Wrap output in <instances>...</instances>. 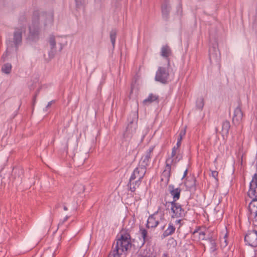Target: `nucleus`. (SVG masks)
Here are the masks:
<instances>
[{
    "mask_svg": "<svg viewBox=\"0 0 257 257\" xmlns=\"http://www.w3.org/2000/svg\"><path fill=\"white\" fill-rule=\"evenodd\" d=\"M248 195L252 200L250 203L255 202L257 203V186L249 185V189L248 191Z\"/></svg>",
    "mask_w": 257,
    "mask_h": 257,
    "instance_id": "19",
    "label": "nucleus"
},
{
    "mask_svg": "<svg viewBox=\"0 0 257 257\" xmlns=\"http://www.w3.org/2000/svg\"><path fill=\"white\" fill-rule=\"evenodd\" d=\"M226 236H227V234H226L225 235V236H224V237H226Z\"/></svg>",
    "mask_w": 257,
    "mask_h": 257,
    "instance_id": "59",
    "label": "nucleus"
},
{
    "mask_svg": "<svg viewBox=\"0 0 257 257\" xmlns=\"http://www.w3.org/2000/svg\"><path fill=\"white\" fill-rule=\"evenodd\" d=\"M146 172V170L140 166L137 167L134 171L133 174L130 177V182H132L135 180H141L143 178Z\"/></svg>",
    "mask_w": 257,
    "mask_h": 257,
    "instance_id": "10",
    "label": "nucleus"
},
{
    "mask_svg": "<svg viewBox=\"0 0 257 257\" xmlns=\"http://www.w3.org/2000/svg\"><path fill=\"white\" fill-rule=\"evenodd\" d=\"M230 127V124L229 121L225 120L223 121L221 130L222 136H224V135L227 136L228 135Z\"/></svg>",
    "mask_w": 257,
    "mask_h": 257,
    "instance_id": "23",
    "label": "nucleus"
},
{
    "mask_svg": "<svg viewBox=\"0 0 257 257\" xmlns=\"http://www.w3.org/2000/svg\"><path fill=\"white\" fill-rule=\"evenodd\" d=\"M141 180L136 179L132 182H130L129 181V183L128 184V186L130 187V189L132 192H135L136 191V188L138 187L141 182Z\"/></svg>",
    "mask_w": 257,
    "mask_h": 257,
    "instance_id": "25",
    "label": "nucleus"
},
{
    "mask_svg": "<svg viewBox=\"0 0 257 257\" xmlns=\"http://www.w3.org/2000/svg\"><path fill=\"white\" fill-rule=\"evenodd\" d=\"M254 185L257 186V173L254 174L250 182V186H254Z\"/></svg>",
    "mask_w": 257,
    "mask_h": 257,
    "instance_id": "34",
    "label": "nucleus"
},
{
    "mask_svg": "<svg viewBox=\"0 0 257 257\" xmlns=\"http://www.w3.org/2000/svg\"><path fill=\"white\" fill-rule=\"evenodd\" d=\"M161 207H159L156 212L149 217L146 224L147 228H155L158 225L159 222L158 220L156 219L155 215L157 214L159 212H161Z\"/></svg>",
    "mask_w": 257,
    "mask_h": 257,
    "instance_id": "14",
    "label": "nucleus"
},
{
    "mask_svg": "<svg viewBox=\"0 0 257 257\" xmlns=\"http://www.w3.org/2000/svg\"><path fill=\"white\" fill-rule=\"evenodd\" d=\"M24 171L22 168H15L13 169V176H14V179L20 182L22 181Z\"/></svg>",
    "mask_w": 257,
    "mask_h": 257,
    "instance_id": "20",
    "label": "nucleus"
},
{
    "mask_svg": "<svg viewBox=\"0 0 257 257\" xmlns=\"http://www.w3.org/2000/svg\"><path fill=\"white\" fill-rule=\"evenodd\" d=\"M12 67L11 64L9 63H6L2 66V71L5 74H10L12 70Z\"/></svg>",
    "mask_w": 257,
    "mask_h": 257,
    "instance_id": "28",
    "label": "nucleus"
},
{
    "mask_svg": "<svg viewBox=\"0 0 257 257\" xmlns=\"http://www.w3.org/2000/svg\"><path fill=\"white\" fill-rule=\"evenodd\" d=\"M132 245L130 234L124 230H121L120 237L114 243V247L120 250V252H123L131 248Z\"/></svg>",
    "mask_w": 257,
    "mask_h": 257,
    "instance_id": "3",
    "label": "nucleus"
},
{
    "mask_svg": "<svg viewBox=\"0 0 257 257\" xmlns=\"http://www.w3.org/2000/svg\"><path fill=\"white\" fill-rule=\"evenodd\" d=\"M117 35V31L116 29H112L110 32V39L113 48H114L115 39Z\"/></svg>",
    "mask_w": 257,
    "mask_h": 257,
    "instance_id": "27",
    "label": "nucleus"
},
{
    "mask_svg": "<svg viewBox=\"0 0 257 257\" xmlns=\"http://www.w3.org/2000/svg\"><path fill=\"white\" fill-rule=\"evenodd\" d=\"M49 42L51 46V50L49 52V56L50 58H53L56 52L55 37L54 36H50Z\"/></svg>",
    "mask_w": 257,
    "mask_h": 257,
    "instance_id": "18",
    "label": "nucleus"
},
{
    "mask_svg": "<svg viewBox=\"0 0 257 257\" xmlns=\"http://www.w3.org/2000/svg\"><path fill=\"white\" fill-rule=\"evenodd\" d=\"M208 240L210 244V251L212 252H214L216 250V243L215 242V240L212 237H209Z\"/></svg>",
    "mask_w": 257,
    "mask_h": 257,
    "instance_id": "29",
    "label": "nucleus"
},
{
    "mask_svg": "<svg viewBox=\"0 0 257 257\" xmlns=\"http://www.w3.org/2000/svg\"><path fill=\"white\" fill-rule=\"evenodd\" d=\"M197 232V231H196V230H195V231H194V232H193V234H194V233H195V232Z\"/></svg>",
    "mask_w": 257,
    "mask_h": 257,
    "instance_id": "58",
    "label": "nucleus"
},
{
    "mask_svg": "<svg viewBox=\"0 0 257 257\" xmlns=\"http://www.w3.org/2000/svg\"><path fill=\"white\" fill-rule=\"evenodd\" d=\"M170 160V159L166 160V165L165 170L163 171L161 176V181H165L166 184L169 183L171 176V165L169 163Z\"/></svg>",
    "mask_w": 257,
    "mask_h": 257,
    "instance_id": "9",
    "label": "nucleus"
},
{
    "mask_svg": "<svg viewBox=\"0 0 257 257\" xmlns=\"http://www.w3.org/2000/svg\"><path fill=\"white\" fill-rule=\"evenodd\" d=\"M179 148L180 147H177V145H176L175 146H174L172 149H174L175 151H177L178 152H180V149H179Z\"/></svg>",
    "mask_w": 257,
    "mask_h": 257,
    "instance_id": "44",
    "label": "nucleus"
},
{
    "mask_svg": "<svg viewBox=\"0 0 257 257\" xmlns=\"http://www.w3.org/2000/svg\"><path fill=\"white\" fill-rule=\"evenodd\" d=\"M160 55L166 59L167 66L170 67L171 66L170 57L172 55V52L170 47L167 45L163 46L161 49Z\"/></svg>",
    "mask_w": 257,
    "mask_h": 257,
    "instance_id": "11",
    "label": "nucleus"
},
{
    "mask_svg": "<svg viewBox=\"0 0 257 257\" xmlns=\"http://www.w3.org/2000/svg\"><path fill=\"white\" fill-rule=\"evenodd\" d=\"M64 210H65V211L67 210H68L67 207L66 206H64Z\"/></svg>",
    "mask_w": 257,
    "mask_h": 257,
    "instance_id": "53",
    "label": "nucleus"
},
{
    "mask_svg": "<svg viewBox=\"0 0 257 257\" xmlns=\"http://www.w3.org/2000/svg\"><path fill=\"white\" fill-rule=\"evenodd\" d=\"M153 150L154 147H150L143 156L150 160L151 159L152 154L153 153Z\"/></svg>",
    "mask_w": 257,
    "mask_h": 257,
    "instance_id": "33",
    "label": "nucleus"
},
{
    "mask_svg": "<svg viewBox=\"0 0 257 257\" xmlns=\"http://www.w3.org/2000/svg\"><path fill=\"white\" fill-rule=\"evenodd\" d=\"M193 181H194V182H195V181H196V180H195V179H193Z\"/></svg>",
    "mask_w": 257,
    "mask_h": 257,
    "instance_id": "60",
    "label": "nucleus"
},
{
    "mask_svg": "<svg viewBox=\"0 0 257 257\" xmlns=\"http://www.w3.org/2000/svg\"><path fill=\"white\" fill-rule=\"evenodd\" d=\"M250 217L253 218V224L257 227V203H250L248 205Z\"/></svg>",
    "mask_w": 257,
    "mask_h": 257,
    "instance_id": "12",
    "label": "nucleus"
},
{
    "mask_svg": "<svg viewBox=\"0 0 257 257\" xmlns=\"http://www.w3.org/2000/svg\"><path fill=\"white\" fill-rule=\"evenodd\" d=\"M218 173L216 171H211V176L215 179L216 181H218Z\"/></svg>",
    "mask_w": 257,
    "mask_h": 257,
    "instance_id": "36",
    "label": "nucleus"
},
{
    "mask_svg": "<svg viewBox=\"0 0 257 257\" xmlns=\"http://www.w3.org/2000/svg\"><path fill=\"white\" fill-rule=\"evenodd\" d=\"M113 247V250L111 252L108 257H120V255L122 254V252H120V250L117 249Z\"/></svg>",
    "mask_w": 257,
    "mask_h": 257,
    "instance_id": "32",
    "label": "nucleus"
},
{
    "mask_svg": "<svg viewBox=\"0 0 257 257\" xmlns=\"http://www.w3.org/2000/svg\"><path fill=\"white\" fill-rule=\"evenodd\" d=\"M59 206V204H58V205H57L55 206V208H58Z\"/></svg>",
    "mask_w": 257,
    "mask_h": 257,
    "instance_id": "56",
    "label": "nucleus"
},
{
    "mask_svg": "<svg viewBox=\"0 0 257 257\" xmlns=\"http://www.w3.org/2000/svg\"><path fill=\"white\" fill-rule=\"evenodd\" d=\"M182 140V139H180L179 138H177V142L176 144V145L177 146V147H180Z\"/></svg>",
    "mask_w": 257,
    "mask_h": 257,
    "instance_id": "41",
    "label": "nucleus"
},
{
    "mask_svg": "<svg viewBox=\"0 0 257 257\" xmlns=\"http://www.w3.org/2000/svg\"><path fill=\"white\" fill-rule=\"evenodd\" d=\"M163 257H169L168 254L167 253H164L163 255Z\"/></svg>",
    "mask_w": 257,
    "mask_h": 257,
    "instance_id": "51",
    "label": "nucleus"
},
{
    "mask_svg": "<svg viewBox=\"0 0 257 257\" xmlns=\"http://www.w3.org/2000/svg\"><path fill=\"white\" fill-rule=\"evenodd\" d=\"M39 90H37V91L36 92V94L33 96V103H32L33 107L34 106L35 103H36L37 97V95H38V94L39 93Z\"/></svg>",
    "mask_w": 257,
    "mask_h": 257,
    "instance_id": "37",
    "label": "nucleus"
},
{
    "mask_svg": "<svg viewBox=\"0 0 257 257\" xmlns=\"http://www.w3.org/2000/svg\"><path fill=\"white\" fill-rule=\"evenodd\" d=\"M166 207L167 210H169V207L171 206L170 209L172 213V218L183 217L185 216L186 212L182 208V206L177 202L166 201L163 203Z\"/></svg>",
    "mask_w": 257,
    "mask_h": 257,
    "instance_id": "4",
    "label": "nucleus"
},
{
    "mask_svg": "<svg viewBox=\"0 0 257 257\" xmlns=\"http://www.w3.org/2000/svg\"><path fill=\"white\" fill-rule=\"evenodd\" d=\"M169 68L159 67L156 73L155 80L164 84H167L169 78Z\"/></svg>",
    "mask_w": 257,
    "mask_h": 257,
    "instance_id": "6",
    "label": "nucleus"
},
{
    "mask_svg": "<svg viewBox=\"0 0 257 257\" xmlns=\"http://www.w3.org/2000/svg\"><path fill=\"white\" fill-rule=\"evenodd\" d=\"M26 16L23 15L22 16H21L19 19V21L21 22H25L26 21Z\"/></svg>",
    "mask_w": 257,
    "mask_h": 257,
    "instance_id": "40",
    "label": "nucleus"
},
{
    "mask_svg": "<svg viewBox=\"0 0 257 257\" xmlns=\"http://www.w3.org/2000/svg\"><path fill=\"white\" fill-rule=\"evenodd\" d=\"M243 112L241 109L240 105L236 107L234 111V114L232 118V122L234 124L238 125L242 121Z\"/></svg>",
    "mask_w": 257,
    "mask_h": 257,
    "instance_id": "13",
    "label": "nucleus"
},
{
    "mask_svg": "<svg viewBox=\"0 0 257 257\" xmlns=\"http://www.w3.org/2000/svg\"><path fill=\"white\" fill-rule=\"evenodd\" d=\"M150 160L143 156L139 162V166L146 170L147 167L149 165Z\"/></svg>",
    "mask_w": 257,
    "mask_h": 257,
    "instance_id": "26",
    "label": "nucleus"
},
{
    "mask_svg": "<svg viewBox=\"0 0 257 257\" xmlns=\"http://www.w3.org/2000/svg\"><path fill=\"white\" fill-rule=\"evenodd\" d=\"M8 56V52L6 51L2 56L1 61L3 62H5L6 60L7 57Z\"/></svg>",
    "mask_w": 257,
    "mask_h": 257,
    "instance_id": "39",
    "label": "nucleus"
},
{
    "mask_svg": "<svg viewBox=\"0 0 257 257\" xmlns=\"http://www.w3.org/2000/svg\"><path fill=\"white\" fill-rule=\"evenodd\" d=\"M51 252L52 253L51 257H54V252H52V251H51Z\"/></svg>",
    "mask_w": 257,
    "mask_h": 257,
    "instance_id": "55",
    "label": "nucleus"
},
{
    "mask_svg": "<svg viewBox=\"0 0 257 257\" xmlns=\"http://www.w3.org/2000/svg\"><path fill=\"white\" fill-rule=\"evenodd\" d=\"M53 14L36 10L33 12L32 24L29 27V39L36 42L39 39L40 25L46 29L53 23Z\"/></svg>",
    "mask_w": 257,
    "mask_h": 257,
    "instance_id": "1",
    "label": "nucleus"
},
{
    "mask_svg": "<svg viewBox=\"0 0 257 257\" xmlns=\"http://www.w3.org/2000/svg\"><path fill=\"white\" fill-rule=\"evenodd\" d=\"M244 241L252 247L257 246V229L248 230L244 236Z\"/></svg>",
    "mask_w": 257,
    "mask_h": 257,
    "instance_id": "8",
    "label": "nucleus"
},
{
    "mask_svg": "<svg viewBox=\"0 0 257 257\" xmlns=\"http://www.w3.org/2000/svg\"><path fill=\"white\" fill-rule=\"evenodd\" d=\"M196 107H197V108L201 110L203 108L204 105L203 98L202 97L198 98L196 100Z\"/></svg>",
    "mask_w": 257,
    "mask_h": 257,
    "instance_id": "31",
    "label": "nucleus"
},
{
    "mask_svg": "<svg viewBox=\"0 0 257 257\" xmlns=\"http://www.w3.org/2000/svg\"><path fill=\"white\" fill-rule=\"evenodd\" d=\"M159 102V96L155 95L153 93H150L148 97L144 100L143 104L145 105H149L153 102Z\"/></svg>",
    "mask_w": 257,
    "mask_h": 257,
    "instance_id": "21",
    "label": "nucleus"
},
{
    "mask_svg": "<svg viewBox=\"0 0 257 257\" xmlns=\"http://www.w3.org/2000/svg\"><path fill=\"white\" fill-rule=\"evenodd\" d=\"M181 221H182V220H181V219L177 220L176 221V223L177 224H178V223H180Z\"/></svg>",
    "mask_w": 257,
    "mask_h": 257,
    "instance_id": "49",
    "label": "nucleus"
},
{
    "mask_svg": "<svg viewBox=\"0 0 257 257\" xmlns=\"http://www.w3.org/2000/svg\"><path fill=\"white\" fill-rule=\"evenodd\" d=\"M86 157H85L84 158H83V159L82 160V161H81V162H80V163H79V164H81V165L83 164H84V162H85V160H86Z\"/></svg>",
    "mask_w": 257,
    "mask_h": 257,
    "instance_id": "47",
    "label": "nucleus"
},
{
    "mask_svg": "<svg viewBox=\"0 0 257 257\" xmlns=\"http://www.w3.org/2000/svg\"><path fill=\"white\" fill-rule=\"evenodd\" d=\"M209 58L211 64L217 65L219 68L220 67L221 56L218 48V44L216 42L213 43L211 47L209 48Z\"/></svg>",
    "mask_w": 257,
    "mask_h": 257,
    "instance_id": "5",
    "label": "nucleus"
},
{
    "mask_svg": "<svg viewBox=\"0 0 257 257\" xmlns=\"http://www.w3.org/2000/svg\"><path fill=\"white\" fill-rule=\"evenodd\" d=\"M55 102V101H54V100H52V101H51L49 102H48V104H47V106H46V108H49L50 107H51V106L53 102Z\"/></svg>",
    "mask_w": 257,
    "mask_h": 257,
    "instance_id": "43",
    "label": "nucleus"
},
{
    "mask_svg": "<svg viewBox=\"0 0 257 257\" xmlns=\"http://www.w3.org/2000/svg\"><path fill=\"white\" fill-rule=\"evenodd\" d=\"M224 241H225V243H226V239L224 240ZM227 245V243H225V245Z\"/></svg>",
    "mask_w": 257,
    "mask_h": 257,
    "instance_id": "57",
    "label": "nucleus"
},
{
    "mask_svg": "<svg viewBox=\"0 0 257 257\" xmlns=\"http://www.w3.org/2000/svg\"><path fill=\"white\" fill-rule=\"evenodd\" d=\"M25 32V28L22 27H16L14 28V31L13 35V40L9 41V42L13 43L16 50H18L19 47L22 45V35L23 33Z\"/></svg>",
    "mask_w": 257,
    "mask_h": 257,
    "instance_id": "7",
    "label": "nucleus"
},
{
    "mask_svg": "<svg viewBox=\"0 0 257 257\" xmlns=\"http://www.w3.org/2000/svg\"><path fill=\"white\" fill-rule=\"evenodd\" d=\"M77 159V157L76 155H75L74 158V161H76Z\"/></svg>",
    "mask_w": 257,
    "mask_h": 257,
    "instance_id": "52",
    "label": "nucleus"
},
{
    "mask_svg": "<svg viewBox=\"0 0 257 257\" xmlns=\"http://www.w3.org/2000/svg\"><path fill=\"white\" fill-rule=\"evenodd\" d=\"M101 1H102V0H95V2L96 3H100L101 2Z\"/></svg>",
    "mask_w": 257,
    "mask_h": 257,
    "instance_id": "50",
    "label": "nucleus"
},
{
    "mask_svg": "<svg viewBox=\"0 0 257 257\" xmlns=\"http://www.w3.org/2000/svg\"><path fill=\"white\" fill-rule=\"evenodd\" d=\"M185 134H186L185 128L181 130L179 133L178 138H179L180 139H183V137L185 135Z\"/></svg>",
    "mask_w": 257,
    "mask_h": 257,
    "instance_id": "35",
    "label": "nucleus"
},
{
    "mask_svg": "<svg viewBox=\"0 0 257 257\" xmlns=\"http://www.w3.org/2000/svg\"><path fill=\"white\" fill-rule=\"evenodd\" d=\"M161 10L163 19L165 21H168L169 18L171 6L167 0H166L162 4Z\"/></svg>",
    "mask_w": 257,
    "mask_h": 257,
    "instance_id": "15",
    "label": "nucleus"
},
{
    "mask_svg": "<svg viewBox=\"0 0 257 257\" xmlns=\"http://www.w3.org/2000/svg\"><path fill=\"white\" fill-rule=\"evenodd\" d=\"M205 234V232H203V231H201V232H199V235H203V236H204Z\"/></svg>",
    "mask_w": 257,
    "mask_h": 257,
    "instance_id": "48",
    "label": "nucleus"
},
{
    "mask_svg": "<svg viewBox=\"0 0 257 257\" xmlns=\"http://www.w3.org/2000/svg\"><path fill=\"white\" fill-rule=\"evenodd\" d=\"M187 173H188V169H186V170L185 171V172L184 173V175H183V176L182 179H183V178H184L186 177Z\"/></svg>",
    "mask_w": 257,
    "mask_h": 257,
    "instance_id": "46",
    "label": "nucleus"
},
{
    "mask_svg": "<svg viewBox=\"0 0 257 257\" xmlns=\"http://www.w3.org/2000/svg\"><path fill=\"white\" fill-rule=\"evenodd\" d=\"M170 193L173 197V201L171 202H176L177 200H178L180 196V193L181 190L180 188H174V186L173 185H170L168 186Z\"/></svg>",
    "mask_w": 257,
    "mask_h": 257,
    "instance_id": "16",
    "label": "nucleus"
},
{
    "mask_svg": "<svg viewBox=\"0 0 257 257\" xmlns=\"http://www.w3.org/2000/svg\"><path fill=\"white\" fill-rule=\"evenodd\" d=\"M218 131V128L216 127V128H215V132H216V133H217Z\"/></svg>",
    "mask_w": 257,
    "mask_h": 257,
    "instance_id": "54",
    "label": "nucleus"
},
{
    "mask_svg": "<svg viewBox=\"0 0 257 257\" xmlns=\"http://www.w3.org/2000/svg\"><path fill=\"white\" fill-rule=\"evenodd\" d=\"M138 114L136 111L132 112L128 118V124L123 133L124 138H131L136 133L138 127Z\"/></svg>",
    "mask_w": 257,
    "mask_h": 257,
    "instance_id": "2",
    "label": "nucleus"
},
{
    "mask_svg": "<svg viewBox=\"0 0 257 257\" xmlns=\"http://www.w3.org/2000/svg\"><path fill=\"white\" fill-rule=\"evenodd\" d=\"M48 253V250H46L42 254L41 257H47V254Z\"/></svg>",
    "mask_w": 257,
    "mask_h": 257,
    "instance_id": "45",
    "label": "nucleus"
},
{
    "mask_svg": "<svg viewBox=\"0 0 257 257\" xmlns=\"http://www.w3.org/2000/svg\"><path fill=\"white\" fill-rule=\"evenodd\" d=\"M176 228L172 223H169L167 229L163 233V237H166L174 233Z\"/></svg>",
    "mask_w": 257,
    "mask_h": 257,
    "instance_id": "22",
    "label": "nucleus"
},
{
    "mask_svg": "<svg viewBox=\"0 0 257 257\" xmlns=\"http://www.w3.org/2000/svg\"><path fill=\"white\" fill-rule=\"evenodd\" d=\"M77 10L84 9L88 3V0H75Z\"/></svg>",
    "mask_w": 257,
    "mask_h": 257,
    "instance_id": "24",
    "label": "nucleus"
},
{
    "mask_svg": "<svg viewBox=\"0 0 257 257\" xmlns=\"http://www.w3.org/2000/svg\"><path fill=\"white\" fill-rule=\"evenodd\" d=\"M68 218H69V217L68 216H66L63 219V220L60 221V223H59V225H60V224H63L68 219Z\"/></svg>",
    "mask_w": 257,
    "mask_h": 257,
    "instance_id": "42",
    "label": "nucleus"
},
{
    "mask_svg": "<svg viewBox=\"0 0 257 257\" xmlns=\"http://www.w3.org/2000/svg\"><path fill=\"white\" fill-rule=\"evenodd\" d=\"M140 232L143 240H141V238H139V240L141 241V242L138 245L137 247L140 248L143 247L146 242L150 241L151 238L148 235V231L145 229L141 228Z\"/></svg>",
    "mask_w": 257,
    "mask_h": 257,
    "instance_id": "17",
    "label": "nucleus"
},
{
    "mask_svg": "<svg viewBox=\"0 0 257 257\" xmlns=\"http://www.w3.org/2000/svg\"><path fill=\"white\" fill-rule=\"evenodd\" d=\"M179 153L177 151H175L174 149H172V153H171V156L169 159H170V160L169 161V163L170 162L172 159L174 158V157L177 155V154Z\"/></svg>",
    "mask_w": 257,
    "mask_h": 257,
    "instance_id": "38",
    "label": "nucleus"
},
{
    "mask_svg": "<svg viewBox=\"0 0 257 257\" xmlns=\"http://www.w3.org/2000/svg\"><path fill=\"white\" fill-rule=\"evenodd\" d=\"M182 159V155L179 153L177 154V155L174 157V158L172 159L170 162L169 163L171 165L176 164L180 160Z\"/></svg>",
    "mask_w": 257,
    "mask_h": 257,
    "instance_id": "30",
    "label": "nucleus"
}]
</instances>
